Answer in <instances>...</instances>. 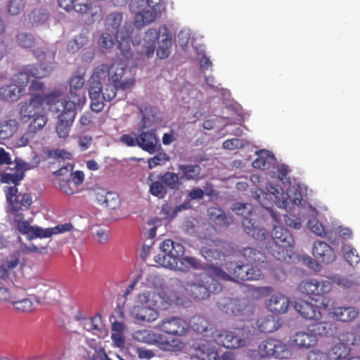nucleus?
<instances>
[{
    "label": "nucleus",
    "mask_w": 360,
    "mask_h": 360,
    "mask_svg": "<svg viewBox=\"0 0 360 360\" xmlns=\"http://www.w3.org/2000/svg\"><path fill=\"white\" fill-rule=\"evenodd\" d=\"M179 298V295H168L165 291H144L136 295L130 314L138 322L152 323L160 316L158 309H167Z\"/></svg>",
    "instance_id": "obj_1"
},
{
    "label": "nucleus",
    "mask_w": 360,
    "mask_h": 360,
    "mask_svg": "<svg viewBox=\"0 0 360 360\" xmlns=\"http://www.w3.org/2000/svg\"><path fill=\"white\" fill-rule=\"evenodd\" d=\"M214 269V265H207L204 267V272L195 276L196 282H186L178 281L176 288H182L193 299L205 300L210 292L217 293L221 291L223 287L218 281L215 274L210 270Z\"/></svg>",
    "instance_id": "obj_2"
},
{
    "label": "nucleus",
    "mask_w": 360,
    "mask_h": 360,
    "mask_svg": "<svg viewBox=\"0 0 360 360\" xmlns=\"http://www.w3.org/2000/svg\"><path fill=\"white\" fill-rule=\"evenodd\" d=\"M59 96L58 93H49L46 95L45 101L51 112H60L58 115L56 131L60 138L65 139L69 136L70 127L75 120L76 108H74L72 103H65V100L59 99Z\"/></svg>",
    "instance_id": "obj_3"
},
{
    "label": "nucleus",
    "mask_w": 360,
    "mask_h": 360,
    "mask_svg": "<svg viewBox=\"0 0 360 360\" xmlns=\"http://www.w3.org/2000/svg\"><path fill=\"white\" fill-rule=\"evenodd\" d=\"M225 269L227 272L214 266V269L210 271L215 274L219 280L226 281H259L263 278V274L259 268L237 262H226Z\"/></svg>",
    "instance_id": "obj_4"
},
{
    "label": "nucleus",
    "mask_w": 360,
    "mask_h": 360,
    "mask_svg": "<svg viewBox=\"0 0 360 360\" xmlns=\"http://www.w3.org/2000/svg\"><path fill=\"white\" fill-rule=\"evenodd\" d=\"M271 236V240L265 245L266 250L278 261H285L290 257L294 245L292 235L287 229L274 225Z\"/></svg>",
    "instance_id": "obj_5"
},
{
    "label": "nucleus",
    "mask_w": 360,
    "mask_h": 360,
    "mask_svg": "<svg viewBox=\"0 0 360 360\" xmlns=\"http://www.w3.org/2000/svg\"><path fill=\"white\" fill-rule=\"evenodd\" d=\"M53 284L54 283L50 280L34 277L29 280L26 290L37 303H49L56 300L58 295V291L54 288Z\"/></svg>",
    "instance_id": "obj_6"
},
{
    "label": "nucleus",
    "mask_w": 360,
    "mask_h": 360,
    "mask_svg": "<svg viewBox=\"0 0 360 360\" xmlns=\"http://www.w3.org/2000/svg\"><path fill=\"white\" fill-rule=\"evenodd\" d=\"M160 253L155 256V262L160 266L172 269L176 266L179 257L185 253V248L179 243L166 239L159 245Z\"/></svg>",
    "instance_id": "obj_7"
},
{
    "label": "nucleus",
    "mask_w": 360,
    "mask_h": 360,
    "mask_svg": "<svg viewBox=\"0 0 360 360\" xmlns=\"http://www.w3.org/2000/svg\"><path fill=\"white\" fill-rule=\"evenodd\" d=\"M105 68H96L89 80V95L91 99V109L99 112L104 108L102 100L103 84L105 83V75H107Z\"/></svg>",
    "instance_id": "obj_8"
},
{
    "label": "nucleus",
    "mask_w": 360,
    "mask_h": 360,
    "mask_svg": "<svg viewBox=\"0 0 360 360\" xmlns=\"http://www.w3.org/2000/svg\"><path fill=\"white\" fill-rule=\"evenodd\" d=\"M19 264V259L17 257H12L10 259H6L0 265V301H9L10 302L14 298H19L17 294L22 292V288L13 286L11 289H8L4 286V283L6 278H9L10 275L13 273L14 269L17 267Z\"/></svg>",
    "instance_id": "obj_9"
},
{
    "label": "nucleus",
    "mask_w": 360,
    "mask_h": 360,
    "mask_svg": "<svg viewBox=\"0 0 360 360\" xmlns=\"http://www.w3.org/2000/svg\"><path fill=\"white\" fill-rule=\"evenodd\" d=\"M5 193L8 210L13 216L28 210L32 203L31 195L29 193H18L16 186L7 187Z\"/></svg>",
    "instance_id": "obj_10"
},
{
    "label": "nucleus",
    "mask_w": 360,
    "mask_h": 360,
    "mask_svg": "<svg viewBox=\"0 0 360 360\" xmlns=\"http://www.w3.org/2000/svg\"><path fill=\"white\" fill-rule=\"evenodd\" d=\"M268 191L274 196L277 207L285 210L290 204H300L302 200V193L295 187H289L285 193L282 188L270 185Z\"/></svg>",
    "instance_id": "obj_11"
},
{
    "label": "nucleus",
    "mask_w": 360,
    "mask_h": 360,
    "mask_svg": "<svg viewBox=\"0 0 360 360\" xmlns=\"http://www.w3.org/2000/svg\"><path fill=\"white\" fill-rule=\"evenodd\" d=\"M105 68L107 75H105V82H108L114 84L122 91L130 90L134 85L135 80L133 78H127L122 80L125 68L122 66L112 64L110 68L107 65H101L97 68Z\"/></svg>",
    "instance_id": "obj_12"
},
{
    "label": "nucleus",
    "mask_w": 360,
    "mask_h": 360,
    "mask_svg": "<svg viewBox=\"0 0 360 360\" xmlns=\"http://www.w3.org/2000/svg\"><path fill=\"white\" fill-rule=\"evenodd\" d=\"M162 333L172 336H185L188 330L186 321L179 316H169L162 319L156 326Z\"/></svg>",
    "instance_id": "obj_13"
},
{
    "label": "nucleus",
    "mask_w": 360,
    "mask_h": 360,
    "mask_svg": "<svg viewBox=\"0 0 360 360\" xmlns=\"http://www.w3.org/2000/svg\"><path fill=\"white\" fill-rule=\"evenodd\" d=\"M212 337L218 345L229 349H238L245 345V340L239 336V333L227 330H215Z\"/></svg>",
    "instance_id": "obj_14"
},
{
    "label": "nucleus",
    "mask_w": 360,
    "mask_h": 360,
    "mask_svg": "<svg viewBox=\"0 0 360 360\" xmlns=\"http://www.w3.org/2000/svg\"><path fill=\"white\" fill-rule=\"evenodd\" d=\"M259 348L264 356L283 359L288 358L290 355L286 345L276 339H267L263 341Z\"/></svg>",
    "instance_id": "obj_15"
},
{
    "label": "nucleus",
    "mask_w": 360,
    "mask_h": 360,
    "mask_svg": "<svg viewBox=\"0 0 360 360\" xmlns=\"http://www.w3.org/2000/svg\"><path fill=\"white\" fill-rule=\"evenodd\" d=\"M84 78L82 76L76 75L70 80V101H65V103H71L74 108L82 107L86 101L85 92L83 90Z\"/></svg>",
    "instance_id": "obj_16"
},
{
    "label": "nucleus",
    "mask_w": 360,
    "mask_h": 360,
    "mask_svg": "<svg viewBox=\"0 0 360 360\" xmlns=\"http://www.w3.org/2000/svg\"><path fill=\"white\" fill-rule=\"evenodd\" d=\"M300 289L310 296H323L331 290L332 284L328 281L310 279L302 281L300 285Z\"/></svg>",
    "instance_id": "obj_17"
},
{
    "label": "nucleus",
    "mask_w": 360,
    "mask_h": 360,
    "mask_svg": "<svg viewBox=\"0 0 360 360\" xmlns=\"http://www.w3.org/2000/svg\"><path fill=\"white\" fill-rule=\"evenodd\" d=\"M46 96L36 95L32 96L29 102L20 103V115L24 122H27L31 118L39 113V108L46 104Z\"/></svg>",
    "instance_id": "obj_18"
},
{
    "label": "nucleus",
    "mask_w": 360,
    "mask_h": 360,
    "mask_svg": "<svg viewBox=\"0 0 360 360\" xmlns=\"http://www.w3.org/2000/svg\"><path fill=\"white\" fill-rule=\"evenodd\" d=\"M293 307L300 315L305 319L319 321L322 318L320 307L307 301L297 300L294 302Z\"/></svg>",
    "instance_id": "obj_19"
},
{
    "label": "nucleus",
    "mask_w": 360,
    "mask_h": 360,
    "mask_svg": "<svg viewBox=\"0 0 360 360\" xmlns=\"http://www.w3.org/2000/svg\"><path fill=\"white\" fill-rule=\"evenodd\" d=\"M312 254L317 262L323 264H330L336 258L333 249L326 243L320 240L314 242Z\"/></svg>",
    "instance_id": "obj_20"
},
{
    "label": "nucleus",
    "mask_w": 360,
    "mask_h": 360,
    "mask_svg": "<svg viewBox=\"0 0 360 360\" xmlns=\"http://www.w3.org/2000/svg\"><path fill=\"white\" fill-rule=\"evenodd\" d=\"M219 309L229 316H241L245 306L237 298L223 297L217 302Z\"/></svg>",
    "instance_id": "obj_21"
},
{
    "label": "nucleus",
    "mask_w": 360,
    "mask_h": 360,
    "mask_svg": "<svg viewBox=\"0 0 360 360\" xmlns=\"http://www.w3.org/2000/svg\"><path fill=\"white\" fill-rule=\"evenodd\" d=\"M73 226L70 223H66L56 226L53 228L42 229L39 226H32L30 233L28 236L30 239H34L37 238H50L53 235L58 233L70 231L72 229Z\"/></svg>",
    "instance_id": "obj_22"
},
{
    "label": "nucleus",
    "mask_w": 360,
    "mask_h": 360,
    "mask_svg": "<svg viewBox=\"0 0 360 360\" xmlns=\"http://www.w3.org/2000/svg\"><path fill=\"white\" fill-rule=\"evenodd\" d=\"M122 22V15L121 13H111L105 18V28L107 31L114 35L117 40L120 39L125 41L129 38V34L127 32L126 34H122V31L120 30Z\"/></svg>",
    "instance_id": "obj_23"
},
{
    "label": "nucleus",
    "mask_w": 360,
    "mask_h": 360,
    "mask_svg": "<svg viewBox=\"0 0 360 360\" xmlns=\"http://www.w3.org/2000/svg\"><path fill=\"white\" fill-rule=\"evenodd\" d=\"M70 11H75L81 14L89 13L94 20H98L101 16V7L92 6L90 0H72L70 8Z\"/></svg>",
    "instance_id": "obj_24"
},
{
    "label": "nucleus",
    "mask_w": 360,
    "mask_h": 360,
    "mask_svg": "<svg viewBox=\"0 0 360 360\" xmlns=\"http://www.w3.org/2000/svg\"><path fill=\"white\" fill-rule=\"evenodd\" d=\"M193 358L198 360H219V356L210 342L203 340L194 349Z\"/></svg>",
    "instance_id": "obj_25"
},
{
    "label": "nucleus",
    "mask_w": 360,
    "mask_h": 360,
    "mask_svg": "<svg viewBox=\"0 0 360 360\" xmlns=\"http://www.w3.org/2000/svg\"><path fill=\"white\" fill-rule=\"evenodd\" d=\"M178 170L181 173L180 179L183 181H197L203 178L202 168L199 165L181 164L179 165Z\"/></svg>",
    "instance_id": "obj_26"
},
{
    "label": "nucleus",
    "mask_w": 360,
    "mask_h": 360,
    "mask_svg": "<svg viewBox=\"0 0 360 360\" xmlns=\"http://www.w3.org/2000/svg\"><path fill=\"white\" fill-rule=\"evenodd\" d=\"M242 224L245 232L252 237L258 239L259 235L265 238L266 234L264 229L259 228V222L256 219V214L253 212V216L246 215L242 219Z\"/></svg>",
    "instance_id": "obj_27"
},
{
    "label": "nucleus",
    "mask_w": 360,
    "mask_h": 360,
    "mask_svg": "<svg viewBox=\"0 0 360 360\" xmlns=\"http://www.w3.org/2000/svg\"><path fill=\"white\" fill-rule=\"evenodd\" d=\"M267 307L274 314H285L288 311L289 307V300L281 293L274 294L269 299Z\"/></svg>",
    "instance_id": "obj_28"
},
{
    "label": "nucleus",
    "mask_w": 360,
    "mask_h": 360,
    "mask_svg": "<svg viewBox=\"0 0 360 360\" xmlns=\"http://www.w3.org/2000/svg\"><path fill=\"white\" fill-rule=\"evenodd\" d=\"M137 146L152 154L155 151L158 139L154 131H143L136 138Z\"/></svg>",
    "instance_id": "obj_29"
},
{
    "label": "nucleus",
    "mask_w": 360,
    "mask_h": 360,
    "mask_svg": "<svg viewBox=\"0 0 360 360\" xmlns=\"http://www.w3.org/2000/svg\"><path fill=\"white\" fill-rule=\"evenodd\" d=\"M317 342L314 334L310 332H297L290 338L291 345L296 346L300 348H309L314 347Z\"/></svg>",
    "instance_id": "obj_30"
},
{
    "label": "nucleus",
    "mask_w": 360,
    "mask_h": 360,
    "mask_svg": "<svg viewBox=\"0 0 360 360\" xmlns=\"http://www.w3.org/2000/svg\"><path fill=\"white\" fill-rule=\"evenodd\" d=\"M153 345H158L161 349L173 351L181 348L182 342L176 338L169 339L163 333L154 332Z\"/></svg>",
    "instance_id": "obj_31"
},
{
    "label": "nucleus",
    "mask_w": 360,
    "mask_h": 360,
    "mask_svg": "<svg viewBox=\"0 0 360 360\" xmlns=\"http://www.w3.org/2000/svg\"><path fill=\"white\" fill-rule=\"evenodd\" d=\"M331 314L340 321L349 322L357 317L359 311L352 307H334Z\"/></svg>",
    "instance_id": "obj_32"
},
{
    "label": "nucleus",
    "mask_w": 360,
    "mask_h": 360,
    "mask_svg": "<svg viewBox=\"0 0 360 360\" xmlns=\"http://www.w3.org/2000/svg\"><path fill=\"white\" fill-rule=\"evenodd\" d=\"M160 30H158L155 28H150L145 32L143 39V46L146 49L145 54L148 58L151 57L154 53L156 41L160 37Z\"/></svg>",
    "instance_id": "obj_33"
},
{
    "label": "nucleus",
    "mask_w": 360,
    "mask_h": 360,
    "mask_svg": "<svg viewBox=\"0 0 360 360\" xmlns=\"http://www.w3.org/2000/svg\"><path fill=\"white\" fill-rule=\"evenodd\" d=\"M24 91L16 84L4 85L0 88V98L6 101L14 102L19 99Z\"/></svg>",
    "instance_id": "obj_34"
},
{
    "label": "nucleus",
    "mask_w": 360,
    "mask_h": 360,
    "mask_svg": "<svg viewBox=\"0 0 360 360\" xmlns=\"http://www.w3.org/2000/svg\"><path fill=\"white\" fill-rule=\"evenodd\" d=\"M165 32L162 35V39L159 41L157 49V56L160 59L167 58L170 54V49L172 46V37L165 25L162 26Z\"/></svg>",
    "instance_id": "obj_35"
},
{
    "label": "nucleus",
    "mask_w": 360,
    "mask_h": 360,
    "mask_svg": "<svg viewBox=\"0 0 360 360\" xmlns=\"http://www.w3.org/2000/svg\"><path fill=\"white\" fill-rule=\"evenodd\" d=\"M189 326L193 332L205 335L211 329L207 319L200 315H195L191 318Z\"/></svg>",
    "instance_id": "obj_36"
},
{
    "label": "nucleus",
    "mask_w": 360,
    "mask_h": 360,
    "mask_svg": "<svg viewBox=\"0 0 360 360\" xmlns=\"http://www.w3.org/2000/svg\"><path fill=\"white\" fill-rule=\"evenodd\" d=\"M19 122L15 119L0 121V140L11 138L18 129Z\"/></svg>",
    "instance_id": "obj_37"
},
{
    "label": "nucleus",
    "mask_w": 360,
    "mask_h": 360,
    "mask_svg": "<svg viewBox=\"0 0 360 360\" xmlns=\"http://www.w3.org/2000/svg\"><path fill=\"white\" fill-rule=\"evenodd\" d=\"M200 266V263L195 257L184 256L183 255V256L179 257L176 266H174L173 269L186 273L191 269L195 270L199 269Z\"/></svg>",
    "instance_id": "obj_38"
},
{
    "label": "nucleus",
    "mask_w": 360,
    "mask_h": 360,
    "mask_svg": "<svg viewBox=\"0 0 360 360\" xmlns=\"http://www.w3.org/2000/svg\"><path fill=\"white\" fill-rule=\"evenodd\" d=\"M210 219L217 225L228 226L233 219L231 217L226 216L221 210L216 207H211L208 210Z\"/></svg>",
    "instance_id": "obj_39"
},
{
    "label": "nucleus",
    "mask_w": 360,
    "mask_h": 360,
    "mask_svg": "<svg viewBox=\"0 0 360 360\" xmlns=\"http://www.w3.org/2000/svg\"><path fill=\"white\" fill-rule=\"evenodd\" d=\"M27 70L30 72L31 77L36 79H41L48 77L52 72V66L41 63L37 65H27Z\"/></svg>",
    "instance_id": "obj_40"
},
{
    "label": "nucleus",
    "mask_w": 360,
    "mask_h": 360,
    "mask_svg": "<svg viewBox=\"0 0 360 360\" xmlns=\"http://www.w3.org/2000/svg\"><path fill=\"white\" fill-rule=\"evenodd\" d=\"M17 295L20 296V297L14 298L11 302L14 308L22 312L32 311L34 309V305L30 299L23 297L25 295V290L22 289V292L20 291Z\"/></svg>",
    "instance_id": "obj_41"
},
{
    "label": "nucleus",
    "mask_w": 360,
    "mask_h": 360,
    "mask_svg": "<svg viewBox=\"0 0 360 360\" xmlns=\"http://www.w3.org/2000/svg\"><path fill=\"white\" fill-rule=\"evenodd\" d=\"M161 13L155 11L143 10L135 15L134 21L138 27L153 22Z\"/></svg>",
    "instance_id": "obj_42"
},
{
    "label": "nucleus",
    "mask_w": 360,
    "mask_h": 360,
    "mask_svg": "<svg viewBox=\"0 0 360 360\" xmlns=\"http://www.w3.org/2000/svg\"><path fill=\"white\" fill-rule=\"evenodd\" d=\"M316 321L315 323L308 326V330L310 333L314 334L316 339L317 336L328 335L332 329L333 324L328 321H320V320Z\"/></svg>",
    "instance_id": "obj_43"
},
{
    "label": "nucleus",
    "mask_w": 360,
    "mask_h": 360,
    "mask_svg": "<svg viewBox=\"0 0 360 360\" xmlns=\"http://www.w3.org/2000/svg\"><path fill=\"white\" fill-rule=\"evenodd\" d=\"M256 324L258 330L262 333H271L278 328L275 318L271 315L260 317Z\"/></svg>",
    "instance_id": "obj_44"
},
{
    "label": "nucleus",
    "mask_w": 360,
    "mask_h": 360,
    "mask_svg": "<svg viewBox=\"0 0 360 360\" xmlns=\"http://www.w3.org/2000/svg\"><path fill=\"white\" fill-rule=\"evenodd\" d=\"M241 253L249 263H263L266 259L263 252L250 247L244 248Z\"/></svg>",
    "instance_id": "obj_45"
},
{
    "label": "nucleus",
    "mask_w": 360,
    "mask_h": 360,
    "mask_svg": "<svg viewBox=\"0 0 360 360\" xmlns=\"http://www.w3.org/2000/svg\"><path fill=\"white\" fill-rule=\"evenodd\" d=\"M331 280L335 284L345 288H350L356 285H360V276L353 277L352 275L349 276L335 275Z\"/></svg>",
    "instance_id": "obj_46"
},
{
    "label": "nucleus",
    "mask_w": 360,
    "mask_h": 360,
    "mask_svg": "<svg viewBox=\"0 0 360 360\" xmlns=\"http://www.w3.org/2000/svg\"><path fill=\"white\" fill-rule=\"evenodd\" d=\"M160 179L166 188L172 190L179 189L181 185L180 176L174 172H166L160 177Z\"/></svg>",
    "instance_id": "obj_47"
},
{
    "label": "nucleus",
    "mask_w": 360,
    "mask_h": 360,
    "mask_svg": "<svg viewBox=\"0 0 360 360\" xmlns=\"http://www.w3.org/2000/svg\"><path fill=\"white\" fill-rule=\"evenodd\" d=\"M30 77V72L27 71V65H25L17 74L13 76L12 82L13 84H18V87L25 91V86L27 85Z\"/></svg>",
    "instance_id": "obj_48"
},
{
    "label": "nucleus",
    "mask_w": 360,
    "mask_h": 360,
    "mask_svg": "<svg viewBox=\"0 0 360 360\" xmlns=\"http://www.w3.org/2000/svg\"><path fill=\"white\" fill-rule=\"evenodd\" d=\"M46 155L48 158L53 159L58 162L71 160L72 158V153L64 149L49 150Z\"/></svg>",
    "instance_id": "obj_49"
},
{
    "label": "nucleus",
    "mask_w": 360,
    "mask_h": 360,
    "mask_svg": "<svg viewBox=\"0 0 360 360\" xmlns=\"http://www.w3.org/2000/svg\"><path fill=\"white\" fill-rule=\"evenodd\" d=\"M14 222L17 225V229L22 234H26L29 236L32 226L30 225L28 220L24 219V215L22 213H17L15 216H13Z\"/></svg>",
    "instance_id": "obj_50"
},
{
    "label": "nucleus",
    "mask_w": 360,
    "mask_h": 360,
    "mask_svg": "<svg viewBox=\"0 0 360 360\" xmlns=\"http://www.w3.org/2000/svg\"><path fill=\"white\" fill-rule=\"evenodd\" d=\"M60 190L63 193L71 195L79 192L80 189L71 179H62L58 182Z\"/></svg>",
    "instance_id": "obj_51"
},
{
    "label": "nucleus",
    "mask_w": 360,
    "mask_h": 360,
    "mask_svg": "<svg viewBox=\"0 0 360 360\" xmlns=\"http://www.w3.org/2000/svg\"><path fill=\"white\" fill-rule=\"evenodd\" d=\"M16 43L22 48H31L35 44V40L31 34L21 32L15 37Z\"/></svg>",
    "instance_id": "obj_52"
},
{
    "label": "nucleus",
    "mask_w": 360,
    "mask_h": 360,
    "mask_svg": "<svg viewBox=\"0 0 360 360\" xmlns=\"http://www.w3.org/2000/svg\"><path fill=\"white\" fill-rule=\"evenodd\" d=\"M231 210L242 217L246 215L253 216V207L251 204L237 202L233 204Z\"/></svg>",
    "instance_id": "obj_53"
},
{
    "label": "nucleus",
    "mask_w": 360,
    "mask_h": 360,
    "mask_svg": "<svg viewBox=\"0 0 360 360\" xmlns=\"http://www.w3.org/2000/svg\"><path fill=\"white\" fill-rule=\"evenodd\" d=\"M1 181L4 184H13L16 186L21 181L24 176V173H0Z\"/></svg>",
    "instance_id": "obj_54"
},
{
    "label": "nucleus",
    "mask_w": 360,
    "mask_h": 360,
    "mask_svg": "<svg viewBox=\"0 0 360 360\" xmlns=\"http://www.w3.org/2000/svg\"><path fill=\"white\" fill-rule=\"evenodd\" d=\"M342 250L345 259L351 266L356 265L360 262V257L356 249L349 245H345Z\"/></svg>",
    "instance_id": "obj_55"
},
{
    "label": "nucleus",
    "mask_w": 360,
    "mask_h": 360,
    "mask_svg": "<svg viewBox=\"0 0 360 360\" xmlns=\"http://www.w3.org/2000/svg\"><path fill=\"white\" fill-rule=\"evenodd\" d=\"M149 192L153 196L162 199L167 193V191L162 181H153L149 187Z\"/></svg>",
    "instance_id": "obj_56"
},
{
    "label": "nucleus",
    "mask_w": 360,
    "mask_h": 360,
    "mask_svg": "<svg viewBox=\"0 0 360 360\" xmlns=\"http://www.w3.org/2000/svg\"><path fill=\"white\" fill-rule=\"evenodd\" d=\"M33 120L28 125V128L36 134L41 130L47 122V118L44 114L38 113L32 117Z\"/></svg>",
    "instance_id": "obj_57"
},
{
    "label": "nucleus",
    "mask_w": 360,
    "mask_h": 360,
    "mask_svg": "<svg viewBox=\"0 0 360 360\" xmlns=\"http://www.w3.org/2000/svg\"><path fill=\"white\" fill-rule=\"evenodd\" d=\"M118 89H120L118 86L105 82L103 84V91L101 96L103 101H110L115 98L117 94V91Z\"/></svg>",
    "instance_id": "obj_58"
},
{
    "label": "nucleus",
    "mask_w": 360,
    "mask_h": 360,
    "mask_svg": "<svg viewBox=\"0 0 360 360\" xmlns=\"http://www.w3.org/2000/svg\"><path fill=\"white\" fill-rule=\"evenodd\" d=\"M120 198L117 193L112 191L106 193V196L103 206L110 210H115L120 206Z\"/></svg>",
    "instance_id": "obj_59"
},
{
    "label": "nucleus",
    "mask_w": 360,
    "mask_h": 360,
    "mask_svg": "<svg viewBox=\"0 0 360 360\" xmlns=\"http://www.w3.org/2000/svg\"><path fill=\"white\" fill-rule=\"evenodd\" d=\"M154 331L150 330H141L134 333V338L138 341L145 342L149 345H153Z\"/></svg>",
    "instance_id": "obj_60"
},
{
    "label": "nucleus",
    "mask_w": 360,
    "mask_h": 360,
    "mask_svg": "<svg viewBox=\"0 0 360 360\" xmlns=\"http://www.w3.org/2000/svg\"><path fill=\"white\" fill-rule=\"evenodd\" d=\"M34 136V132L27 127V131L15 139V146L19 148L25 147L28 145Z\"/></svg>",
    "instance_id": "obj_61"
},
{
    "label": "nucleus",
    "mask_w": 360,
    "mask_h": 360,
    "mask_svg": "<svg viewBox=\"0 0 360 360\" xmlns=\"http://www.w3.org/2000/svg\"><path fill=\"white\" fill-rule=\"evenodd\" d=\"M308 226L310 230L318 236L326 237V232L325 231L323 224L314 218L308 221Z\"/></svg>",
    "instance_id": "obj_62"
},
{
    "label": "nucleus",
    "mask_w": 360,
    "mask_h": 360,
    "mask_svg": "<svg viewBox=\"0 0 360 360\" xmlns=\"http://www.w3.org/2000/svg\"><path fill=\"white\" fill-rule=\"evenodd\" d=\"M24 8V0H11L8 6V11L11 15H16L22 11Z\"/></svg>",
    "instance_id": "obj_63"
},
{
    "label": "nucleus",
    "mask_w": 360,
    "mask_h": 360,
    "mask_svg": "<svg viewBox=\"0 0 360 360\" xmlns=\"http://www.w3.org/2000/svg\"><path fill=\"white\" fill-rule=\"evenodd\" d=\"M169 158L166 153H158L153 158H151L148 161V167L153 169L158 165L165 164Z\"/></svg>",
    "instance_id": "obj_64"
}]
</instances>
